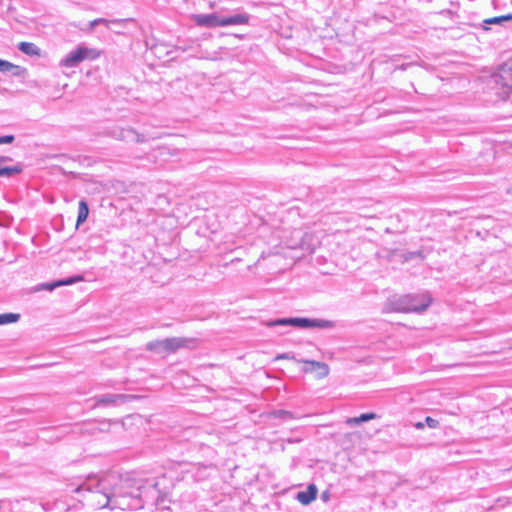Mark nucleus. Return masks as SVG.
Segmentation results:
<instances>
[{
	"label": "nucleus",
	"instance_id": "f257e3e1",
	"mask_svg": "<svg viewBox=\"0 0 512 512\" xmlns=\"http://www.w3.org/2000/svg\"><path fill=\"white\" fill-rule=\"evenodd\" d=\"M83 491L90 493V501L99 508H122L121 499L127 497H139L140 488L132 489L131 483L127 479H122L118 475L110 474L102 478L95 476L89 477L86 482L79 485L76 493Z\"/></svg>",
	"mask_w": 512,
	"mask_h": 512
},
{
	"label": "nucleus",
	"instance_id": "f03ea898",
	"mask_svg": "<svg viewBox=\"0 0 512 512\" xmlns=\"http://www.w3.org/2000/svg\"><path fill=\"white\" fill-rule=\"evenodd\" d=\"M431 299L426 295H402L389 300V306L393 311L421 313L430 305Z\"/></svg>",
	"mask_w": 512,
	"mask_h": 512
},
{
	"label": "nucleus",
	"instance_id": "7ed1b4c3",
	"mask_svg": "<svg viewBox=\"0 0 512 512\" xmlns=\"http://www.w3.org/2000/svg\"><path fill=\"white\" fill-rule=\"evenodd\" d=\"M269 326H293L297 328L331 329L335 323L325 319H310L304 317L280 318L268 323Z\"/></svg>",
	"mask_w": 512,
	"mask_h": 512
},
{
	"label": "nucleus",
	"instance_id": "20e7f679",
	"mask_svg": "<svg viewBox=\"0 0 512 512\" xmlns=\"http://www.w3.org/2000/svg\"><path fill=\"white\" fill-rule=\"evenodd\" d=\"M194 340L189 338L171 337L162 340L150 341L146 344V350L155 353H174L180 348L190 347Z\"/></svg>",
	"mask_w": 512,
	"mask_h": 512
},
{
	"label": "nucleus",
	"instance_id": "39448f33",
	"mask_svg": "<svg viewBox=\"0 0 512 512\" xmlns=\"http://www.w3.org/2000/svg\"><path fill=\"white\" fill-rule=\"evenodd\" d=\"M99 56L100 52L97 49L79 45L75 50L70 51L60 61V66L66 68H74L84 60H96Z\"/></svg>",
	"mask_w": 512,
	"mask_h": 512
},
{
	"label": "nucleus",
	"instance_id": "423d86ee",
	"mask_svg": "<svg viewBox=\"0 0 512 512\" xmlns=\"http://www.w3.org/2000/svg\"><path fill=\"white\" fill-rule=\"evenodd\" d=\"M110 135L121 141L126 142H136V143H142L145 142V136L142 134H138L135 130L132 128H121V127H114L110 131Z\"/></svg>",
	"mask_w": 512,
	"mask_h": 512
},
{
	"label": "nucleus",
	"instance_id": "0eeeda50",
	"mask_svg": "<svg viewBox=\"0 0 512 512\" xmlns=\"http://www.w3.org/2000/svg\"><path fill=\"white\" fill-rule=\"evenodd\" d=\"M298 363H304L305 367L302 369L304 373H316L318 379H323L329 374V366L324 362L315 360H297Z\"/></svg>",
	"mask_w": 512,
	"mask_h": 512
},
{
	"label": "nucleus",
	"instance_id": "6e6552de",
	"mask_svg": "<svg viewBox=\"0 0 512 512\" xmlns=\"http://www.w3.org/2000/svg\"><path fill=\"white\" fill-rule=\"evenodd\" d=\"M221 18L215 13L195 14L192 16L196 25L208 28L222 27Z\"/></svg>",
	"mask_w": 512,
	"mask_h": 512
},
{
	"label": "nucleus",
	"instance_id": "1a4fd4ad",
	"mask_svg": "<svg viewBox=\"0 0 512 512\" xmlns=\"http://www.w3.org/2000/svg\"><path fill=\"white\" fill-rule=\"evenodd\" d=\"M250 16L247 13H238L235 15H231L228 17L221 18L222 27L225 26H234V25H244L249 22Z\"/></svg>",
	"mask_w": 512,
	"mask_h": 512
},
{
	"label": "nucleus",
	"instance_id": "9d476101",
	"mask_svg": "<svg viewBox=\"0 0 512 512\" xmlns=\"http://www.w3.org/2000/svg\"><path fill=\"white\" fill-rule=\"evenodd\" d=\"M0 72L10 73L15 77H21L26 73V69L7 60L0 59Z\"/></svg>",
	"mask_w": 512,
	"mask_h": 512
},
{
	"label": "nucleus",
	"instance_id": "9b49d317",
	"mask_svg": "<svg viewBox=\"0 0 512 512\" xmlns=\"http://www.w3.org/2000/svg\"><path fill=\"white\" fill-rule=\"evenodd\" d=\"M317 492L318 490L316 486L314 484H310L305 491L298 492L296 498L301 504L308 505L316 499Z\"/></svg>",
	"mask_w": 512,
	"mask_h": 512
},
{
	"label": "nucleus",
	"instance_id": "f8f14e48",
	"mask_svg": "<svg viewBox=\"0 0 512 512\" xmlns=\"http://www.w3.org/2000/svg\"><path fill=\"white\" fill-rule=\"evenodd\" d=\"M126 398L127 396L123 394H105L96 399L95 406L115 405L118 401H124Z\"/></svg>",
	"mask_w": 512,
	"mask_h": 512
},
{
	"label": "nucleus",
	"instance_id": "ddd939ff",
	"mask_svg": "<svg viewBox=\"0 0 512 512\" xmlns=\"http://www.w3.org/2000/svg\"><path fill=\"white\" fill-rule=\"evenodd\" d=\"M82 280H83V276H81V275L73 276V277H68V278H65V279H62V280L54 281L52 283L44 284V288L46 290L52 291V290H54L57 287L72 285V284H75V283L80 282Z\"/></svg>",
	"mask_w": 512,
	"mask_h": 512
},
{
	"label": "nucleus",
	"instance_id": "4468645a",
	"mask_svg": "<svg viewBox=\"0 0 512 512\" xmlns=\"http://www.w3.org/2000/svg\"><path fill=\"white\" fill-rule=\"evenodd\" d=\"M23 169H24V165L21 162H17L13 166H6V167L0 166V177H7V178L13 177L15 175L22 173Z\"/></svg>",
	"mask_w": 512,
	"mask_h": 512
},
{
	"label": "nucleus",
	"instance_id": "2eb2a0df",
	"mask_svg": "<svg viewBox=\"0 0 512 512\" xmlns=\"http://www.w3.org/2000/svg\"><path fill=\"white\" fill-rule=\"evenodd\" d=\"M18 49L29 56H40L41 55V49L31 42H20L18 44Z\"/></svg>",
	"mask_w": 512,
	"mask_h": 512
},
{
	"label": "nucleus",
	"instance_id": "dca6fc26",
	"mask_svg": "<svg viewBox=\"0 0 512 512\" xmlns=\"http://www.w3.org/2000/svg\"><path fill=\"white\" fill-rule=\"evenodd\" d=\"M377 418V415L373 412H370V413H363L361 414L360 416L358 417H352V418H348L346 420V423L350 426H354V425H359L363 422H367V421H370V420H373Z\"/></svg>",
	"mask_w": 512,
	"mask_h": 512
},
{
	"label": "nucleus",
	"instance_id": "f3484780",
	"mask_svg": "<svg viewBox=\"0 0 512 512\" xmlns=\"http://www.w3.org/2000/svg\"><path fill=\"white\" fill-rule=\"evenodd\" d=\"M89 215V207L86 201L81 200L79 202L77 226L85 222Z\"/></svg>",
	"mask_w": 512,
	"mask_h": 512
},
{
	"label": "nucleus",
	"instance_id": "a211bd4d",
	"mask_svg": "<svg viewBox=\"0 0 512 512\" xmlns=\"http://www.w3.org/2000/svg\"><path fill=\"white\" fill-rule=\"evenodd\" d=\"M19 318L20 315L16 313L0 314V325L17 322Z\"/></svg>",
	"mask_w": 512,
	"mask_h": 512
},
{
	"label": "nucleus",
	"instance_id": "6ab92c4d",
	"mask_svg": "<svg viewBox=\"0 0 512 512\" xmlns=\"http://www.w3.org/2000/svg\"><path fill=\"white\" fill-rule=\"evenodd\" d=\"M512 20V14L497 16L484 20L485 24H502L503 22Z\"/></svg>",
	"mask_w": 512,
	"mask_h": 512
},
{
	"label": "nucleus",
	"instance_id": "aec40b11",
	"mask_svg": "<svg viewBox=\"0 0 512 512\" xmlns=\"http://www.w3.org/2000/svg\"><path fill=\"white\" fill-rule=\"evenodd\" d=\"M121 22H124V20L117 19V20L109 21L104 18H97V19L92 20L89 23V28L92 30L99 24H105L106 26H109L110 23H121Z\"/></svg>",
	"mask_w": 512,
	"mask_h": 512
},
{
	"label": "nucleus",
	"instance_id": "412c9836",
	"mask_svg": "<svg viewBox=\"0 0 512 512\" xmlns=\"http://www.w3.org/2000/svg\"><path fill=\"white\" fill-rule=\"evenodd\" d=\"M275 416L277 418L288 420V419L292 418V413L289 412V411H285V410H278V411L275 412Z\"/></svg>",
	"mask_w": 512,
	"mask_h": 512
},
{
	"label": "nucleus",
	"instance_id": "4be33fe9",
	"mask_svg": "<svg viewBox=\"0 0 512 512\" xmlns=\"http://www.w3.org/2000/svg\"><path fill=\"white\" fill-rule=\"evenodd\" d=\"M425 422L430 428H437L439 426V421L432 418V417H426Z\"/></svg>",
	"mask_w": 512,
	"mask_h": 512
},
{
	"label": "nucleus",
	"instance_id": "5701e85b",
	"mask_svg": "<svg viewBox=\"0 0 512 512\" xmlns=\"http://www.w3.org/2000/svg\"><path fill=\"white\" fill-rule=\"evenodd\" d=\"M13 135L0 136V144H10L14 141Z\"/></svg>",
	"mask_w": 512,
	"mask_h": 512
},
{
	"label": "nucleus",
	"instance_id": "b1692460",
	"mask_svg": "<svg viewBox=\"0 0 512 512\" xmlns=\"http://www.w3.org/2000/svg\"><path fill=\"white\" fill-rule=\"evenodd\" d=\"M277 359H288V360H295L297 362L298 359L294 357V355L290 353H283L277 357Z\"/></svg>",
	"mask_w": 512,
	"mask_h": 512
},
{
	"label": "nucleus",
	"instance_id": "393cba45",
	"mask_svg": "<svg viewBox=\"0 0 512 512\" xmlns=\"http://www.w3.org/2000/svg\"><path fill=\"white\" fill-rule=\"evenodd\" d=\"M11 161H12L11 157L0 155V166H2V164H4V163L11 162Z\"/></svg>",
	"mask_w": 512,
	"mask_h": 512
},
{
	"label": "nucleus",
	"instance_id": "a878e982",
	"mask_svg": "<svg viewBox=\"0 0 512 512\" xmlns=\"http://www.w3.org/2000/svg\"><path fill=\"white\" fill-rule=\"evenodd\" d=\"M415 426H416V428H419V429H420V428H423V427H424V424H423V423H421V422H419V423H417Z\"/></svg>",
	"mask_w": 512,
	"mask_h": 512
}]
</instances>
